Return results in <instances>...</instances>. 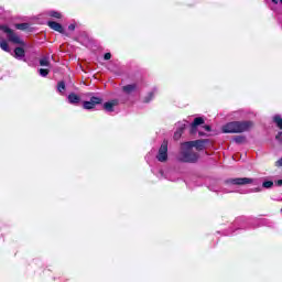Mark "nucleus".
<instances>
[{
  "label": "nucleus",
  "mask_w": 282,
  "mask_h": 282,
  "mask_svg": "<svg viewBox=\"0 0 282 282\" xmlns=\"http://www.w3.org/2000/svg\"><path fill=\"white\" fill-rule=\"evenodd\" d=\"M199 160V154L197 152H193V149H188L182 143L181 151L177 155V161L183 162L185 164H196Z\"/></svg>",
  "instance_id": "obj_1"
},
{
  "label": "nucleus",
  "mask_w": 282,
  "mask_h": 282,
  "mask_svg": "<svg viewBox=\"0 0 282 282\" xmlns=\"http://www.w3.org/2000/svg\"><path fill=\"white\" fill-rule=\"evenodd\" d=\"M0 30L7 34V39L10 41V43H14V45H25V42H23V40H21V37L17 35L12 29H10V26L0 24Z\"/></svg>",
  "instance_id": "obj_2"
},
{
  "label": "nucleus",
  "mask_w": 282,
  "mask_h": 282,
  "mask_svg": "<svg viewBox=\"0 0 282 282\" xmlns=\"http://www.w3.org/2000/svg\"><path fill=\"white\" fill-rule=\"evenodd\" d=\"M209 142V139H198L195 141L184 142V147H186V149H193V147H195L196 151H204L206 144H208Z\"/></svg>",
  "instance_id": "obj_3"
},
{
  "label": "nucleus",
  "mask_w": 282,
  "mask_h": 282,
  "mask_svg": "<svg viewBox=\"0 0 282 282\" xmlns=\"http://www.w3.org/2000/svg\"><path fill=\"white\" fill-rule=\"evenodd\" d=\"M156 160L159 162H166V160H169V140H163L156 154Z\"/></svg>",
  "instance_id": "obj_4"
},
{
  "label": "nucleus",
  "mask_w": 282,
  "mask_h": 282,
  "mask_svg": "<svg viewBox=\"0 0 282 282\" xmlns=\"http://www.w3.org/2000/svg\"><path fill=\"white\" fill-rule=\"evenodd\" d=\"M254 178H248V177H237V178H228L225 181V184L232 186H246V184H253Z\"/></svg>",
  "instance_id": "obj_5"
},
{
  "label": "nucleus",
  "mask_w": 282,
  "mask_h": 282,
  "mask_svg": "<svg viewBox=\"0 0 282 282\" xmlns=\"http://www.w3.org/2000/svg\"><path fill=\"white\" fill-rule=\"evenodd\" d=\"M88 96H90V100L83 102L84 109L90 110L95 109L96 105H102V97H96L94 96V93H89Z\"/></svg>",
  "instance_id": "obj_6"
},
{
  "label": "nucleus",
  "mask_w": 282,
  "mask_h": 282,
  "mask_svg": "<svg viewBox=\"0 0 282 282\" xmlns=\"http://www.w3.org/2000/svg\"><path fill=\"white\" fill-rule=\"evenodd\" d=\"M254 123L252 121H236V133H243V131H249Z\"/></svg>",
  "instance_id": "obj_7"
},
{
  "label": "nucleus",
  "mask_w": 282,
  "mask_h": 282,
  "mask_svg": "<svg viewBox=\"0 0 282 282\" xmlns=\"http://www.w3.org/2000/svg\"><path fill=\"white\" fill-rule=\"evenodd\" d=\"M204 118L202 117H197L194 119V121L191 123V130L189 133L192 135H195V133H197V127H199V124H204Z\"/></svg>",
  "instance_id": "obj_8"
},
{
  "label": "nucleus",
  "mask_w": 282,
  "mask_h": 282,
  "mask_svg": "<svg viewBox=\"0 0 282 282\" xmlns=\"http://www.w3.org/2000/svg\"><path fill=\"white\" fill-rule=\"evenodd\" d=\"M47 25L48 28H51V30H54L55 32H59V34H65V29L63 28V24L55 21H48Z\"/></svg>",
  "instance_id": "obj_9"
},
{
  "label": "nucleus",
  "mask_w": 282,
  "mask_h": 282,
  "mask_svg": "<svg viewBox=\"0 0 282 282\" xmlns=\"http://www.w3.org/2000/svg\"><path fill=\"white\" fill-rule=\"evenodd\" d=\"M223 133H237V123L236 121L228 122L223 126Z\"/></svg>",
  "instance_id": "obj_10"
},
{
  "label": "nucleus",
  "mask_w": 282,
  "mask_h": 282,
  "mask_svg": "<svg viewBox=\"0 0 282 282\" xmlns=\"http://www.w3.org/2000/svg\"><path fill=\"white\" fill-rule=\"evenodd\" d=\"M113 107H118V99H113V100H111V101H108V102H105V104H104V109H105V111H107L108 113H112Z\"/></svg>",
  "instance_id": "obj_11"
},
{
  "label": "nucleus",
  "mask_w": 282,
  "mask_h": 282,
  "mask_svg": "<svg viewBox=\"0 0 282 282\" xmlns=\"http://www.w3.org/2000/svg\"><path fill=\"white\" fill-rule=\"evenodd\" d=\"M122 91L129 96L130 94L138 91V84H128L122 87Z\"/></svg>",
  "instance_id": "obj_12"
},
{
  "label": "nucleus",
  "mask_w": 282,
  "mask_h": 282,
  "mask_svg": "<svg viewBox=\"0 0 282 282\" xmlns=\"http://www.w3.org/2000/svg\"><path fill=\"white\" fill-rule=\"evenodd\" d=\"M67 100L69 105H80V96L76 95V93H70L67 96Z\"/></svg>",
  "instance_id": "obj_13"
},
{
  "label": "nucleus",
  "mask_w": 282,
  "mask_h": 282,
  "mask_svg": "<svg viewBox=\"0 0 282 282\" xmlns=\"http://www.w3.org/2000/svg\"><path fill=\"white\" fill-rule=\"evenodd\" d=\"M14 57L19 61L25 58V50L21 46L14 48Z\"/></svg>",
  "instance_id": "obj_14"
},
{
  "label": "nucleus",
  "mask_w": 282,
  "mask_h": 282,
  "mask_svg": "<svg viewBox=\"0 0 282 282\" xmlns=\"http://www.w3.org/2000/svg\"><path fill=\"white\" fill-rule=\"evenodd\" d=\"M40 65L41 67H50V56H43L40 58Z\"/></svg>",
  "instance_id": "obj_15"
},
{
  "label": "nucleus",
  "mask_w": 282,
  "mask_h": 282,
  "mask_svg": "<svg viewBox=\"0 0 282 282\" xmlns=\"http://www.w3.org/2000/svg\"><path fill=\"white\" fill-rule=\"evenodd\" d=\"M29 29H30V23H28V22L15 24V30L25 31V30H29Z\"/></svg>",
  "instance_id": "obj_16"
},
{
  "label": "nucleus",
  "mask_w": 282,
  "mask_h": 282,
  "mask_svg": "<svg viewBox=\"0 0 282 282\" xmlns=\"http://www.w3.org/2000/svg\"><path fill=\"white\" fill-rule=\"evenodd\" d=\"M273 122L276 124L278 129H282V117L280 115L273 117Z\"/></svg>",
  "instance_id": "obj_17"
},
{
  "label": "nucleus",
  "mask_w": 282,
  "mask_h": 282,
  "mask_svg": "<svg viewBox=\"0 0 282 282\" xmlns=\"http://www.w3.org/2000/svg\"><path fill=\"white\" fill-rule=\"evenodd\" d=\"M232 140L236 144H243L246 142V135H236Z\"/></svg>",
  "instance_id": "obj_18"
},
{
  "label": "nucleus",
  "mask_w": 282,
  "mask_h": 282,
  "mask_svg": "<svg viewBox=\"0 0 282 282\" xmlns=\"http://www.w3.org/2000/svg\"><path fill=\"white\" fill-rule=\"evenodd\" d=\"M66 89H67V87L65 86V83L63 80L58 82V84H57V91L59 94H65Z\"/></svg>",
  "instance_id": "obj_19"
},
{
  "label": "nucleus",
  "mask_w": 282,
  "mask_h": 282,
  "mask_svg": "<svg viewBox=\"0 0 282 282\" xmlns=\"http://www.w3.org/2000/svg\"><path fill=\"white\" fill-rule=\"evenodd\" d=\"M0 47L3 50V52H10V46L8 45V42L6 40H2L0 42Z\"/></svg>",
  "instance_id": "obj_20"
},
{
  "label": "nucleus",
  "mask_w": 282,
  "mask_h": 282,
  "mask_svg": "<svg viewBox=\"0 0 282 282\" xmlns=\"http://www.w3.org/2000/svg\"><path fill=\"white\" fill-rule=\"evenodd\" d=\"M155 89L153 91H150L148 96L144 97L143 102H149L150 100H153V97L155 96Z\"/></svg>",
  "instance_id": "obj_21"
},
{
  "label": "nucleus",
  "mask_w": 282,
  "mask_h": 282,
  "mask_svg": "<svg viewBox=\"0 0 282 282\" xmlns=\"http://www.w3.org/2000/svg\"><path fill=\"white\" fill-rule=\"evenodd\" d=\"M39 74H40V76H42L43 78H45L46 76H48L50 69H47V68H40V69H39Z\"/></svg>",
  "instance_id": "obj_22"
},
{
  "label": "nucleus",
  "mask_w": 282,
  "mask_h": 282,
  "mask_svg": "<svg viewBox=\"0 0 282 282\" xmlns=\"http://www.w3.org/2000/svg\"><path fill=\"white\" fill-rule=\"evenodd\" d=\"M48 17H53V19H61L62 14L58 11H50Z\"/></svg>",
  "instance_id": "obj_23"
},
{
  "label": "nucleus",
  "mask_w": 282,
  "mask_h": 282,
  "mask_svg": "<svg viewBox=\"0 0 282 282\" xmlns=\"http://www.w3.org/2000/svg\"><path fill=\"white\" fill-rule=\"evenodd\" d=\"M272 186H274V182L272 181H264L262 183V188H272Z\"/></svg>",
  "instance_id": "obj_24"
},
{
  "label": "nucleus",
  "mask_w": 282,
  "mask_h": 282,
  "mask_svg": "<svg viewBox=\"0 0 282 282\" xmlns=\"http://www.w3.org/2000/svg\"><path fill=\"white\" fill-rule=\"evenodd\" d=\"M186 129V123L178 122L176 131H180L181 133H184V130Z\"/></svg>",
  "instance_id": "obj_25"
},
{
  "label": "nucleus",
  "mask_w": 282,
  "mask_h": 282,
  "mask_svg": "<svg viewBox=\"0 0 282 282\" xmlns=\"http://www.w3.org/2000/svg\"><path fill=\"white\" fill-rule=\"evenodd\" d=\"M180 138H182V133L178 130H176L174 132V140H180Z\"/></svg>",
  "instance_id": "obj_26"
},
{
  "label": "nucleus",
  "mask_w": 282,
  "mask_h": 282,
  "mask_svg": "<svg viewBox=\"0 0 282 282\" xmlns=\"http://www.w3.org/2000/svg\"><path fill=\"white\" fill-rule=\"evenodd\" d=\"M275 140H278V142H280V144H282V132H278V134L275 135Z\"/></svg>",
  "instance_id": "obj_27"
},
{
  "label": "nucleus",
  "mask_w": 282,
  "mask_h": 282,
  "mask_svg": "<svg viewBox=\"0 0 282 282\" xmlns=\"http://www.w3.org/2000/svg\"><path fill=\"white\" fill-rule=\"evenodd\" d=\"M104 59H105V61H111V53H106V54L104 55Z\"/></svg>",
  "instance_id": "obj_28"
},
{
  "label": "nucleus",
  "mask_w": 282,
  "mask_h": 282,
  "mask_svg": "<svg viewBox=\"0 0 282 282\" xmlns=\"http://www.w3.org/2000/svg\"><path fill=\"white\" fill-rule=\"evenodd\" d=\"M68 30H70V32H74V30H76V24H69Z\"/></svg>",
  "instance_id": "obj_29"
},
{
  "label": "nucleus",
  "mask_w": 282,
  "mask_h": 282,
  "mask_svg": "<svg viewBox=\"0 0 282 282\" xmlns=\"http://www.w3.org/2000/svg\"><path fill=\"white\" fill-rule=\"evenodd\" d=\"M275 166H278V167L282 166V158L279 159V160L275 162Z\"/></svg>",
  "instance_id": "obj_30"
},
{
  "label": "nucleus",
  "mask_w": 282,
  "mask_h": 282,
  "mask_svg": "<svg viewBox=\"0 0 282 282\" xmlns=\"http://www.w3.org/2000/svg\"><path fill=\"white\" fill-rule=\"evenodd\" d=\"M205 131H212L210 126H204Z\"/></svg>",
  "instance_id": "obj_31"
},
{
  "label": "nucleus",
  "mask_w": 282,
  "mask_h": 282,
  "mask_svg": "<svg viewBox=\"0 0 282 282\" xmlns=\"http://www.w3.org/2000/svg\"><path fill=\"white\" fill-rule=\"evenodd\" d=\"M198 135L202 138V137L206 135V133L203 132V131H199V132H198Z\"/></svg>",
  "instance_id": "obj_32"
},
{
  "label": "nucleus",
  "mask_w": 282,
  "mask_h": 282,
  "mask_svg": "<svg viewBox=\"0 0 282 282\" xmlns=\"http://www.w3.org/2000/svg\"><path fill=\"white\" fill-rule=\"evenodd\" d=\"M275 184L276 186H282V180H279Z\"/></svg>",
  "instance_id": "obj_33"
},
{
  "label": "nucleus",
  "mask_w": 282,
  "mask_h": 282,
  "mask_svg": "<svg viewBox=\"0 0 282 282\" xmlns=\"http://www.w3.org/2000/svg\"><path fill=\"white\" fill-rule=\"evenodd\" d=\"M272 3H274V6H278L279 4V0H271Z\"/></svg>",
  "instance_id": "obj_34"
},
{
  "label": "nucleus",
  "mask_w": 282,
  "mask_h": 282,
  "mask_svg": "<svg viewBox=\"0 0 282 282\" xmlns=\"http://www.w3.org/2000/svg\"><path fill=\"white\" fill-rule=\"evenodd\" d=\"M253 191H254V193H259V191H261V188L260 187H256Z\"/></svg>",
  "instance_id": "obj_35"
},
{
  "label": "nucleus",
  "mask_w": 282,
  "mask_h": 282,
  "mask_svg": "<svg viewBox=\"0 0 282 282\" xmlns=\"http://www.w3.org/2000/svg\"><path fill=\"white\" fill-rule=\"evenodd\" d=\"M280 3L282 4V0H280Z\"/></svg>",
  "instance_id": "obj_36"
}]
</instances>
